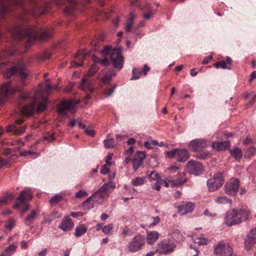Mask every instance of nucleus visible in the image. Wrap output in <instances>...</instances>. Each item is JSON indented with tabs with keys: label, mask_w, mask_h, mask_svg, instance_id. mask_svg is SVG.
I'll return each mask as SVG.
<instances>
[{
	"label": "nucleus",
	"mask_w": 256,
	"mask_h": 256,
	"mask_svg": "<svg viewBox=\"0 0 256 256\" xmlns=\"http://www.w3.org/2000/svg\"><path fill=\"white\" fill-rule=\"evenodd\" d=\"M46 98L42 96L40 92H36L33 101L29 104L23 106L20 110L22 114L29 116L36 110L38 112H44L46 109Z\"/></svg>",
	"instance_id": "1"
},
{
	"label": "nucleus",
	"mask_w": 256,
	"mask_h": 256,
	"mask_svg": "<svg viewBox=\"0 0 256 256\" xmlns=\"http://www.w3.org/2000/svg\"><path fill=\"white\" fill-rule=\"evenodd\" d=\"M250 214V211L246 210L233 208L231 212L226 213L224 222L228 226L239 224L242 220H248Z\"/></svg>",
	"instance_id": "2"
},
{
	"label": "nucleus",
	"mask_w": 256,
	"mask_h": 256,
	"mask_svg": "<svg viewBox=\"0 0 256 256\" xmlns=\"http://www.w3.org/2000/svg\"><path fill=\"white\" fill-rule=\"evenodd\" d=\"M101 53L104 56L110 54V60L113 66L120 70L124 64L123 58L122 56L121 50L118 48L112 49V46H105L103 50L101 51Z\"/></svg>",
	"instance_id": "3"
},
{
	"label": "nucleus",
	"mask_w": 256,
	"mask_h": 256,
	"mask_svg": "<svg viewBox=\"0 0 256 256\" xmlns=\"http://www.w3.org/2000/svg\"><path fill=\"white\" fill-rule=\"evenodd\" d=\"M145 244V238L138 234L135 236L127 246L128 250L134 253L140 250Z\"/></svg>",
	"instance_id": "4"
},
{
	"label": "nucleus",
	"mask_w": 256,
	"mask_h": 256,
	"mask_svg": "<svg viewBox=\"0 0 256 256\" xmlns=\"http://www.w3.org/2000/svg\"><path fill=\"white\" fill-rule=\"evenodd\" d=\"M32 198V194L28 190H22L20 192L19 197L16 200V202L14 206L15 208H19L23 207L22 213L26 211L29 208V206L28 204V202Z\"/></svg>",
	"instance_id": "5"
},
{
	"label": "nucleus",
	"mask_w": 256,
	"mask_h": 256,
	"mask_svg": "<svg viewBox=\"0 0 256 256\" xmlns=\"http://www.w3.org/2000/svg\"><path fill=\"white\" fill-rule=\"evenodd\" d=\"M176 248V246L174 242L169 240H164L158 244L156 252L166 255L174 252Z\"/></svg>",
	"instance_id": "6"
},
{
	"label": "nucleus",
	"mask_w": 256,
	"mask_h": 256,
	"mask_svg": "<svg viewBox=\"0 0 256 256\" xmlns=\"http://www.w3.org/2000/svg\"><path fill=\"white\" fill-rule=\"evenodd\" d=\"M214 252L218 256H236L233 254V250L230 246L223 241H221L214 246Z\"/></svg>",
	"instance_id": "7"
},
{
	"label": "nucleus",
	"mask_w": 256,
	"mask_h": 256,
	"mask_svg": "<svg viewBox=\"0 0 256 256\" xmlns=\"http://www.w3.org/2000/svg\"><path fill=\"white\" fill-rule=\"evenodd\" d=\"M224 182V177L222 173H216L214 177L207 182V186L209 191L214 192L217 190L222 186Z\"/></svg>",
	"instance_id": "8"
},
{
	"label": "nucleus",
	"mask_w": 256,
	"mask_h": 256,
	"mask_svg": "<svg viewBox=\"0 0 256 256\" xmlns=\"http://www.w3.org/2000/svg\"><path fill=\"white\" fill-rule=\"evenodd\" d=\"M114 188L115 186L112 182L104 183L99 190L92 194V197L103 199L108 196Z\"/></svg>",
	"instance_id": "9"
},
{
	"label": "nucleus",
	"mask_w": 256,
	"mask_h": 256,
	"mask_svg": "<svg viewBox=\"0 0 256 256\" xmlns=\"http://www.w3.org/2000/svg\"><path fill=\"white\" fill-rule=\"evenodd\" d=\"M240 186V180L237 178H232L224 186L225 192L230 195L235 196Z\"/></svg>",
	"instance_id": "10"
},
{
	"label": "nucleus",
	"mask_w": 256,
	"mask_h": 256,
	"mask_svg": "<svg viewBox=\"0 0 256 256\" xmlns=\"http://www.w3.org/2000/svg\"><path fill=\"white\" fill-rule=\"evenodd\" d=\"M187 172L190 174L199 176L204 171V166L201 163L194 160L189 161L186 166Z\"/></svg>",
	"instance_id": "11"
},
{
	"label": "nucleus",
	"mask_w": 256,
	"mask_h": 256,
	"mask_svg": "<svg viewBox=\"0 0 256 256\" xmlns=\"http://www.w3.org/2000/svg\"><path fill=\"white\" fill-rule=\"evenodd\" d=\"M12 75H18L22 79H24L27 77L28 74L26 72L23 66H18L8 69L4 74V76L8 78Z\"/></svg>",
	"instance_id": "12"
},
{
	"label": "nucleus",
	"mask_w": 256,
	"mask_h": 256,
	"mask_svg": "<svg viewBox=\"0 0 256 256\" xmlns=\"http://www.w3.org/2000/svg\"><path fill=\"white\" fill-rule=\"evenodd\" d=\"M209 144L206 140L201 138L192 140L190 144L193 150L195 152L201 151Z\"/></svg>",
	"instance_id": "13"
},
{
	"label": "nucleus",
	"mask_w": 256,
	"mask_h": 256,
	"mask_svg": "<svg viewBox=\"0 0 256 256\" xmlns=\"http://www.w3.org/2000/svg\"><path fill=\"white\" fill-rule=\"evenodd\" d=\"M31 2L32 4L36 7V8H34L30 11L31 14L38 16L46 12V8L45 6L41 8L42 5L46 3L45 0H31Z\"/></svg>",
	"instance_id": "14"
},
{
	"label": "nucleus",
	"mask_w": 256,
	"mask_h": 256,
	"mask_svg": "<svg viewBox=\"0 0 256 256\" xmlns=\"http://www.w3.org/2000/svg\"><path fill=\"white\" fill-rule=\"evenodd\" d=\"M80 102V99L65 100V115L67 112L71 114L76 112V106Z\"/></svg>",
	"instance_id": "15"
},
{
	"label": "nucleus",
	"mask_w": 256,
	"mask_h": 256,
	"mask_svg": "<svg viewBox=\"0 0 256 256\" xmlns=\"http://www.w3.org/2000/svg\"><path fill=\"white\" fill-rule=\"evenodd\" d=\"M87 54H88L83 50H80L74 56L75 60L71 62L70 68H78L82 66L83 64V60H84Z\"/></svg>",
	"instance_id": "16"
},
{
	"label": "nucleus",
	"mask_w": 256,
	"mask_h": 256,
	"mask_svg": "<svg viewBox=\"0 0 256 256\" xmlns=\"http://www.w3.org/2000/svg\"><path fill=\"white\" fill-rule=\"evenodd\" d=\"M186 173L184 172H178L176 179H172L170 182L172 184V188L180 187L184 184L187 182L188 179L185 177Z\"/></svg>",
	"instance_id": "17"
},
{
	"label": "nucleus",
	"mask_w": 256,
	"mask_h": 256,
	"mask_svg": "<svg viewBox=\"0 0 256 256\" xmlns=\"http://www.w3.org/2000/svg\"><path fill=\"white\" fill-rule=\"evenodd\" d=\"M194 204L190 202L183 203L178 207V212L180 215H184L192 212L194 208Z\"/></svg>",
	"instance_id": "18"
},
{
	"label": "nucleus",
	"mask_w": 256,
	"mask_h": 256,
	"mask_svg": "<svg viewBox=\"0 0 256 256\" xmlns=\"http://www.w3.org/2000/svg\"><path fill=\"white\" fill-rule=\"evenodd\" d=\"M10 83L9 82H6L2 84L0 87V95L4 98L6 97L10 94H12L18 91L15 88H10Z\"/></svg>",
	"instance_id": "19"
},
{
	"label": "nucleus",
	"mask_w": 256,
	"mask_h": 256,
	"mask_svg": "<svg viewBox=\"0 0 256 256\" xmlns=\"http://www.w3.org/2000/svg\"><path fill=\"white\" fill-rule=\"evenodd\" d=\"M12 2L18 6L20 4L21 0H0V12L4 14L8 12L7 4Z\"/></svg>",
	"instance_id": "20"
},
{
	"label": "nucleus",
	"mask_w": 256,
	"mask_h": 256,
	"mask_svg": "<svg viewBox=\"0 0 256 256\" xmlns=\"http://www.w3.org/2000/svg\"><path fill=\"white\" fill-rule=\"evenodd\" d=\"M88 75H84L82 77L80 84L79 86L80 89L84 90L86 88H88L89 92H92L94 88L91 86V82Z\"/></svg>",
	"instance_id": "21"
},
{
	"label": "nucleus",
	"mask_w": 256,
	"mask_h": 256,
	"mask_svg": "<svg viewBox=\"0 0 256 256\" xmlns=\"http://www.w3.org/2000/svg\"><path fill=\"white\" fill-rule=\"evenodd\" d=\"M146 239L149 244H153L158 240L160 234L156 231H146Z\"/></svg>",
	"instance_id": "22"
},
{
	"label": "nucleus",
	"mask_w": 256,
	"mask_h": 256,
	"mask_svg": "<svg viewBox=\"0 0 256 256\" xmlns=\"http://www.w3.org/2000/svg\"><path fill=\"white\" fill-rule=\"evenodd\" d=\"M232 59L230 57L227 56L226 60H222L218 62H216V64H215L214 67L216 68H221L222 69L231 70V67L230 66H228L227 65H230L232 64Z\"/></svg>",
	"instance_id": "23"
},
{
	"label": "nucleus",
	"mask_w": 256,
	"mask_h": 256,
	"mask_svg": "<svg viewBox=\"0 0 256 256\" xmlns=\"http://www.w3.org/2000/svg\"><path fill=\"white\" fill-rule=\"evenodd\" d=\"M230 146L228 141L215 142L212 144V147L218 151H221L226 150Z\"/></svg>",
	"instance_id": "24"
},
{
	"label": "nucleus",
	"mask_w": 256,
	"mask_h": 256,
	"mask_svg": "<svg viewBox=\"0 0 256 256\" xmlns=\"http://www.w3.org/2000/svg\"><path fill=\"white\" fill-rule=\"evenodd\" d=\"M189 154L186 149H178L177 160L180 162H184L189 158Z\"/></svg>",
	"instance_id": "25"
},
{
	"label": "nucleus",
	"mask_w": 256,
	"mask_h": 256,
	"mask_svg": "<svg viewBox=\"0 0 256 256\" xmlns=\"http://www.w3.org/2000/svg\"><path fill=\"white\" fill-rule=\"evenodd\" d=\"M244 243L246 247L248 246V244H256V228L250 231L248 235V239Z\"/></svg>",
	"instance_id": "26"
},
{
	"label": "nucleus",
	"mask_w": 256,
	"mask_h": 256,
	"mask_svg": "<svg viewBox=\"0 0 256 256\" xmlns=\"http://www.w3.org/2000/svg\"><path fill=\"white\" fill-rule=\"evenodd\" d=\"M94 198H98L97 197H92V195L86 198V200L82 202L81 204L84 210H90L94 207Z\"/></svg>",
	"instance_id": "27"
},
{
	"label": "nucleus",
	"mask_w": 256,
	"mask_h": 256,
	"mask_svg": "<svg viewBox=\"0 0 256 256\" xmlns=\"http://www.w3.org/2000/svg\"><path fill=\"white\" fill-rule=\"evenodd\" d=\"M38 211L33 210L25 218L24 222L26 225L30 226L33 223L37 216Z\"/></svg>",
	"instance_id": "28"
},
{
	"label": "nucleus",
	"mask_w": 256,
	"mask_h": 256,
	"mask_svg": "<svg viewBox=\"0 0 256 256\" xmlns=\"http://www.w3.org/2000/svg\"><path fill=\"white\" fill-rule=\"evenodd\" d=\"M57 86H52L50 84H47L45 86L43 92L37 91L36 92H40L42 96H46V100L48 101V95L50 92L54 89H56Z\"/></svg>",
	"instance_id": "29"
},
{
	"label": "nucleus",
	"mask_w": 256,
	"mask_h": 256,
	"mask_svg": "<svg viewBox=\"0 0 256 256\" xmlns=\"http://www.w3.org/2000/svg\"><path fill=\"white\" fill-rule=\"evenodd\" d=\"M63 196L62 195L56 194L52 197L49 200L50 204L52 206H54L60 202L62 201Z\"/></svg>",
	"instance_id": "30"
},
{
	"label": "nucleus",
	"mask_w": 256,
	"mask_h": 256,
	"mask_svg": "<svg viewBox=\"0 0 256 256\" xmlns=\"http://www.w3.org/2000/svg\"><path fill=\"white\" fill-rule=\"evenodd\" d=\"M87 231L86 228L83 224L79 225L76 228L74 236L79 237L84 234Z\"/></svg>",
	"instance_id": "31"
},
{
	"label": "nucleus",
	"mask_w": 256,
	"mask_h": 256,
	"mask_svg": "<svg viewBox=\"0 0 256 256\" xmlns=\"http://www.w3.org/2000/svg\"><path fill=\"white\" fill-rule=\"evenodd\" d=\"M114 70L106 72L104 77L101 79L102 82L105 84H108L112 78L116 76Z\"/></svg>",
	"instance_id": "32"
},
{
	"label": "nucleus",
	"mask_w": 256,
	"mask_h": 256,
	"mask_svg": "<svg viewBox=\"0 0 256 256\" xmlns=\"http://www.w3.org/2000/svg\"><path fill=\"white\" fill-rule=\"evenodd\" d=\"M25 36L31 40L35 39L37 37L38 34L34 28H30L26 31Z\"/></svg>",
	"instance_id": "33"
},
{
	"label": "nucleus",
	"mask_w": 256,
	"mask_h": 256,
	"mask_svg": "<svg viewBox=\"0 0 256 256\" xmlns=\"http://www.w3.org/2000/svg\"><path fill=\"white\" fill-rule=\"evenodd\" d=\"M216 202L220 204H231L232 200L227 198L225 196H220L215 200Z\"/></svg>",
	"instance_id": "34"
},
{
	"label": "nucleus",
	"mask_w": 256,
	"mask_h": 256,
	"mask_svg": "<svg viewBox=\"0 0 256 256\" xmlns=\"http://www.w3.org/2000/svg\"><path fill=\"white\" fill-rule=\"evenodd\" d=\"M170 236L174 240L180 242L183 240L184 236L178 230H173L170 233Z\"/></svg>",
	"instance_id": "35"
},
{
	"label": "nucleus",
	"mask_w": 256,
	"mask_h": 256,
	"mask_svg": "<svg viewBox=\"0 0 256 256\" xmlns=\"http://www.w3.org/2000/svg\"><path fill=\"white\" fill-rule=\"evenodd\" d=\"M17 248V246L14 244H12L8 247L3 254H5V256H10Z\"/></svg>",
	"instance_id": "36"
},
{
	"label": "nucleus",
	"mask_w": 256,
	"mask_h": 256,
	"mask_svg": "<svg viewBox=\"0 0 256 256\" xmlns=\"http://www.w3.org/2000/svg\"><path fill=\"white\" fill-rule=\"evenodd\" d=\"M130 18L128 19L126 23L125 28L127 32L130 30L134 23V16L133 14L130 13Z\"/></svg>",
	"instance_id": "37"
},
{
	"label": "nucleus",
	"mask_w": 256,
	"mask_h": 256,
	"mask_svg": "<svg viewBox=\"0 0 256 256\" xmlns=\"http://www.w3.org/2000/svg\"><path fill=\"white\" fill-rule=\"evenodd\" d=\"M232 155L236 160H240L242 156V151L240 148H236L231 151Z\"/></svg>",
	"instance_id": "38"
},
{
	"label": "nucleus",
	"mask_w": 256,
	"mask_h": 256,
	"mask_svg": "<svg viewBox=\"0 0 256 256\" xmlns=\"http://www.w3.org/2000/svg\"><path fill=\"white\" fill-rule=\"evenodd\" d=\"M74 227V223L69 216L65 217V231L70 230Z\"/></svg>",
	"instance_id": "39"
},
{
	"label": "nucleus",
	"mask_w": 256,
	"mask_h": 256,
	"mask_svg": "<svg viewBox=\"0 0 256 256\" xmlns=\"http://www.w3.org/2000/svg\"><path fill=\"white\" fill-rule=\"evenodd\" d=\"M148 178L151 182H153L154 180L156 182L162 180L160 175L154 171L152 172L150 174H148Z\"/></svg>",
	"instance_id": "40"
},
{
	"label": "nucleus",
	"mask_w": 256,
	"mask_h": 256,
	"mask_svg": "<svg viewBox=\"0 0 256 256\" xmlns=\"http://www.w3.org/2000/svg\"><path fill=\"white\" fill-rule=\"evenodd\" d=\"M114 226L112 224L105 226L102 228V232L106 234H111L112 232Z\"/></svg>",
	"instance_id": "41"
},
{
	"label": "nucleus",
	"mask_w": 256,
	"mask_h": 256,
	"mask_svg": "<svg viewBox=\"0 0 256 256\" xmlns=\"http://www.w3.org/2000/svg\"><path fill=\"white\" fill-rule=\"evenodd\" d=\"M104 144L106 148H110L114 146V142L113 138L106 139L104 141Z\"/></svg>",
	"instance_id": "42"
},
{
	"label": "nucleus",
	"mask_w": 256,
	"mask_h": 256,
	"mask_svg": "<svg viewBox=\"0 0 256 256\" xmlns=\"http://www.w3.org/2000/svg\"><path fill=\"white\" fill-rule=\"evenodd\" d=\"M52 35V32L50 30H46L43 32L40 35V38L41 40H46L50 38Z\"/></svg>",
	"instance_id": "43"
},
{
	"label": "nucleus",
	"mask_w": 256,
	"mask_h": 256,
	"mask_svg": "<svg viewBox=\"0 0 256 256\" xmlns=\"http://www.w3.org/2000/svg\"><path fill=\"white\" fill-rule=\"evenodd\" d=\"M98 66L94 64H92L89 69L88 72L86 75H88V76L90 77L93 75H94L96 72L98 71Z\"/></svg>",
	"instance_id": "44"
},
{
	"label": "nucleus",
	"mask_w": 256,
	"mask_h": 256,
	"mask_svg": "<svg viewBox=\"0 0 256 256\" xmlns=\"http://www.w3.org/2000/svg\"><path fill=\"white\" fill-rule=\"evenodd\" d=\"M147 10L148 12L144 14L143 18L145 20H150L152 17L154 12L150 8L149 4L147 5Z\"/></svg>",
	"instance_id": "45"
},
{
	"label": "nucleus",
	"mask_w": 256,
	"mask_h": 256,
	"mask_svg": "<svg viewBox=\"0 0 256 256\" xmlns=\"http://www.w3.org/2000/svg\"><path fill=\"white\" fill-rule=\"evenodd\" d=\"M14 198V195L10 194L6 196L0 198V206L4 205L8 200H12Z\"/></svg>",
	"instance_id": "46"
},
{
	"label": "nucleus",
	"mask_w": 256,
	"mask_h": 256,
	"mask_svg": "<svg viewBox=\"0 0 256 256\" xmlns=\"http://www.w3.org/2000/svg\"><path fill=\"white\" fill-rule=\"evenodd\" d=\"M132 168L134 169V171H136L140 166L142 164V161L140 160L134 158L132 160Z\"/></svg>",
	"instance_id": "47"
},
{
	"label": "nucleus",
	"mask_w": 256,
	"mask_h": 256,
	"mask_svg": "<svg viewBox=\"0 0 256 256\" xmlns=\"http://www.w3.org/2000/svg\"><path fill=\"white\" fill-rule=\"evenodd\" d=\"M132 76L130 78V80L138 79L141 74V72L138 68H134L132 70Z\"/></svg>",
	"instance_id": "48"
},
{
	"label": "nucleus",
	"mask_w": 256,
	"mask_h": 256,
	"mask_svg": "<svg viewBox=\"0 0 256 256\" xmlns=\"http://www.w3.org/2000/svg\"><path fill=\"white\" fill-rule=\"evenodd\" d=\"M144 178L138 177L136 178L133 180L132 182V184L135 186H141L144 183Z\"/></svg>",
	"instance_id": "49"
},
{
	"label": "nucleus",
	"mask_w": 256,
	"mask_h": 256,
	"mask_svg": "<svg viewBox=\"0 0 256 256\" xmlns=\"http://www.w3.org/2000/svg\"><path fill=\"white\" fill-rule=\"evenodd\" d=\"M178 149L176 148L171 150L166 151V153L168 157L172 158L176 156H178Z\"/></svg>",
	"instance_id": "50"
},
{
	"label": "nucleus",
	"mask_w": 256,
	"mask_h": 256,
	"mask_svg": "<svg viewBox=\"0 0 256 256\" xmlns=\"http://www.w3.org/2000/svg\"><path fill=\"white\" fill-rule=\"evenodd\" d=\"M36 153L30 150H24L20 153V155L25 157H32L34 154H36Z\"/></svg>",
	"instance_id": "51"
},
{
	"label": "nucleus",
	"mask_w": 256,
	"mask_h": 256,
	"mask_svg": "<svg viewBox=\"0 0 256 256\" xmlns=\"http://www.w3.org/2000/svg\"><path fill=\"white\" fill-rule=\"evenodd\" d=\"M146 158L145 152L142 151H137L136 154V158L140 160L143 162L144 159Z\"/></svg>",
	"instance_id": "52"
},
{
	"label": "nucleus",
	"mask_w": 256,
	"mask_h": 256,
	"mask_svg": "<svg viewBox=\"0 0 256 256\" xmlns=\"http://www.w3.org/2000/svg\"><path fill=\"white\" fill-rule=\"evenodd\" d=\"M110 165L105 164L100 169V172L104 175H106L109 172Z\"/></svg>",
	"instance_id": "53"
},
{
	"label": "nucleus",
	"mask_w": 256,
	"mask_h": 256,
	"mask_svg": "<svg viewBox=\"0 0 256 256\" xmlns=\"http://www.w3.org/2000/svg\"><path fill=\"white\" fill-rule=\"evenodd\" d=\"M88 195V193L85 190H80L76 194V196L78 198H81Z\"/></svg>",
	"instance_id": "54"
},
{
	"label": "nucleus",
	"mask_w": 256,
	"mask_h": 256,
	"mask_svg": "<svg viewBox=\"0 0 256 256\" xmlns=\"http://www.w3.org/2000/svg\"><path fill=\"white\" fill-rule=\"evenodd\" d=\"M152 219L153 220V222L150 224L149 226V227L152 228L156 225L160 221V218L158 216H156L154 217H152Z\"/></svg>",
	"instance_id": "55"
},
{
	"label": "nucleus",
	"mask_w": 256,
	"mask_h": 256,
	"mask_svg": "<svg viewBox=\"0 0 256 256\" xmlns=\"http://www.w3.org/2000/svg\"><path fill=\"white\" fill-rule=\"evenodd\" d=\"M122 234L124 238H126L127 236L131 235L130 230L128 227L126 226L122 230Z\"/></svg>",
	"instance_id": "56"
},
{
	"label": "nucleus",
	"mask_w": 256,
	"mask_h": 256,
	"mask_svg": "<svg viewBox=\"0 0 256 256\" xmlns=\"http://www.w3.org/2000/svg\"><path fill=\"white\" fill-rule=\"evenodd\" d=\"M26 128V126H23L20 129L16 128V130L14 131V134L16 135L22 134L25 132Z\"/></svg>",
	"instance_id": "57"
},
{
	"label": "nucleus",
	"mask_w": 256,
	"mask_h": 256,
	"mask_svg": "<svg viewBox=\"0 0 256 256\" xmlns=\"http://www.w3.org/2000/svg\"><path fill=\"white\" fill-rule=\"evenodd\" d=\"M209 154L210 153L208 152L200 153L197 154V158L200 159L204 160L206 159Z\"/></svg>",
	"instance_id": "58"
},
{
	"label": "nucleus",
	"mask_w": 256,
	"mask_h": 256,
	"mask_svg": "<svg viewBox=\"0 0 256 256\" xmlns=\"http://www.w3.org/2000/svg\"><path fill=\"white\" fill-rule=\"evenodd\" d=\"M84 132L86 134H88L90 136H94L95 134H96V132L94 130H90V129H88L87 128L84 130Z\"/></svg>",
	"instance_id": "59"
},
{
	"label": "nucleus",
	"mask_w": 256,
	"mask_h": 256,
	"mask_svg": "<svg viewBox=\"0 0 256 256\" xmlns=\"http://www.w3.org/2000/svg\"><path fill=\"white\" fill-rule=\"evenodd\" d=\"M112 154L109 153L106 158V160H105L106 164H107L108 165L111 166V164H112L111 160L112 159Z\"/></svg>",
	"instance_id": "60"
},
{
	"label": "nucleus",
	"mask_w": 256,
	"mask_h": 256,
	"mask_svg": "<svg viewBox=\"0 0 256 256\" xmlns=\"http://www.w3.org/2000/svg\"><path fill=\"white\" fill-rule=\"evenodd\" d=\"M116 84H114L112 86V88H110L108 90V92H106L105 95L106 97H109L112 96L113 94L114 89L116 88Z\"/></svg>",
	"instance_id": "61"
},
{
	"label": "nucleus",
	"mask_w": 256,
	"mask_h": 256,
	"mask_svg": "<svg viewBox=\"0 0 256 256\" xmlns=\"http://www.w3.org/2000/svg\"><path fill=\"white\" fill-rule=\"evenodd\" d=\"M160 181H158L152 184V187L153 189H154L158 191H159L160 190Z\"/></svg>",
	"instance_id": "62"
},
{
	"label": "nucleus",
	"mask_w": 256,
	"mask_h": 256,
	"mask_svg": "<svg viewBox=\"0 0 256 256\" xmlns=\"http://www.w3.org/2000/svg\"><path fill=\"white\" fill-rule=\"evenodd\" d=\"M212 56H208L205 57L202 62V64H208L210 60L212 59Z\"/></svg>",
	"instance_id": "63"
},
{
	"label": "nucleus",
	"mask_w": 256,
	"mask_h": 256,
	"mask_svg": "<svg viewBox=\"0 0 256 256\" xmlns=\"http://www.w3.org/2000/svg\"><path fill=\"white\" fill-rule=\"evenodd\" d=\"M170 180H172L171 178H169L166 179V180L164 181L166 187L170 186L172 188V184L170 182Z\"/></svg>",
	"instance_id": "64"
}]
</instances>
